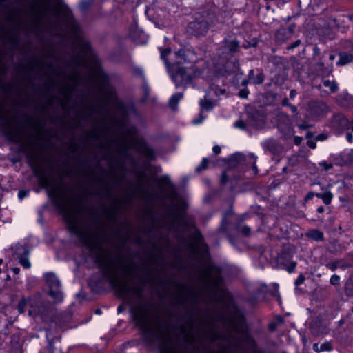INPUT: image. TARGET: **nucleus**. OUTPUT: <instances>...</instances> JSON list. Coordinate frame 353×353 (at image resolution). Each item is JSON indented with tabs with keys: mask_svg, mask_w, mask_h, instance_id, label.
Listing matches in <instances>:
<instances>
[{
	"mask_svg": "<svg viewBox=\"0 0 353 353\" xmlns=\"http://www.w3.org/2000/svg\"><path fill=\"white\" fill-rule=\"evenodd\" d=\"M95 263L111 286L121 295L128 299L130 303V314L136 325L143 332L144 341L150 345L158 346L161 353H166L165 344L166 336L161 329V325L153 326L150 317L154 314V302L146 301L143 296V285L148 282L143 277H139L141 285L131 286L121 280L117 272L113 271V263L105 254H99Z\"/></svg>",
	"mask_w": 353,
	"mask_h": 353,
	"instance_id": "nucleus-1",
	"label": "nucleus"
},
{
	"mask_svg": "<svg viewBox=\"0 0 353 353\" xmlns=\"http://www.w3.org/2000/svg\"><path fill=\"white\" fill-rule=\"evenodd\" d=\"M32 169L40 185L44 188H49V196L56 208L64 214L70 231L79 237L90 252H101L104 244L110 241V237L102 228L98 214H91L90 219L88 220L80 210L69 209L59 188L51 184L52 173H48L46 169L36 165L32 166Z\"/></svg>",
	"mask_w": 353,
	"mask_h": 353,
	"instance_id": "nucleus-2",
	"label": "nucleus"
},
{
	"mask_svg": "<svg viewBox=\"0 0 353 353\" xmlns=\"http://www.w3.org/2000/svg\"><path fill=\"white\" fill-rule=\"evenodd\" d=\"M55 6L53 10L46 8L41 10L38 6H34V9L37 12L38 18L49 12L59 16L62 23L68 29L70 37L78 43L81 52L83 55H88L91 52L90 41L82 38L81 26L79 21L75 18L72 10L63 0H55Z\"/></svg>",
	"mask_w": 353,
	"mask_h": 353,
	"instance_id": "nucleus-3",
	"label": "nucleus"
},
{
	"mask_svg": "<svg viewBox=\"0 0 353 353\" xmlns=\"http://www.w3.org/2000/svg\"><path fill=\"white\" fill-rule=\"evenodd\" d=\"M176 57L181 59L179 63L174 64L172 68V80L176 88L185 86L192 80V69L179 65L181 63H192L196 61V55L192 50L181 49L175 52Z\"/></svg>",
	"mask_w": 353,
	"mask_h": 353,
	"instance_id": "nucleus-4",
	"label": "nucleus"
},
{
	"mask_svg": "<svg viewBox=\"0 0 353 353\" xmlns=\"http://www.w3.org/2000/svg\"><path fill=\"white\" fill-rule=\"evenodd\" d=\"M46 283L49 288V295L55 301H61L63 299V294L61 291V282L53 272H47L44 274Z\"/></svg>",
	"mask_w": 353,
	"mask_h": 353,
	"instance_id": "nucleus-5",
	"label": "nucleus"
},
{
	"mask_svg": "<svg viewBox=\"0 0 353 353\" xmlns=\"http://www.w3.org/2000/svg\"><path fill=\"white\" fill-rule=\"evenodd\" d=\"M350 126L349 120L342 114H335L333 115L329 123V127L338 134L349 129Z\"/></svg>",
	"mask_w": 353,
	"mask_h": 353,
	"instance_id": "nucleus-6",
	"label": "nucleus"
},
{
	"mask_svg": "<svg viewBox=\"0 0 353 353\" xmlns=\"http://www.w3.org/2000/svg\"><path fill=\"white\" fill-rule=\"evenodd\" d=\"M328 112V105L323 101H312L308 105V113L314 120L325 117Z\"/></svg>",
	"mask_w": 353,
	"mask_h": 353,
	"instance_id": "nucleus-7",
	"label": "nucleus"
},
{
	"mask_svg": "<svg viewBox=\"0 0 353 353\" xmlns=\"http://www.w3.org/2000/svg\"><path fill=\"white\" fill-rule=\"evenodd\" d=\"M161 188L165 192V197L174 201L177 197L176 188L171 183L168 175H163L158 179Z\"/></svg>",
	"mask_w": 353,
	"mask_h": 353,
	"instance_id": "nucleus-8",
	"label": "nucleus"
},
{
	"mask_svg": "<svg viewBox=\"0 0 353 353\" xmlns=\"http://www.w3.org/2000/svg\"><path fill=\"white\" fill-rule=\"evenodd\" d=\"M210 25L205 20L194 21L189 23L188 29L196 36L205 34L209 29Z\"/></svg>",
	"mask_w": 353,
	"mask_h": 353,
	"instance_id": "nucleus-9",
	"label": "nucleus"
},
{
	"mask_svg": "<svg viewBox=\"0 0 353 353\" xmlns=\"http://www.w3.org/2000/svg\"><path fill=\"white\" fill-rule=\"evenodd\" d=\"M294 26L290 25L288 28L281 27L276 33V39L279 42H285L290 39L294 33Z\"/></svg>",
	"mask_w": 353,
	"mask_h": 353,
	"instance_id": "nucleus-10",
	"label": "nucleus"
},
{
	"mask_svg": "<svg viewBox=\"0 0 353 353\" xmlns=\"http://www.w3.org/2000/svg\"><path fill=\"white\" fill-rule=\"evenodd\" d=\"M263 145L265 151H268L274 155L280 154L283 150L281 145L276 140L272 139L266 140Z\"/></svg>",
	"mask_w": 353,
	"mask_h": 353,
	"instance_id": "nucleus-11",
	"label": "nucleus"
},
{
	"mask_svg": "<svg viewBox=\"0 0 353 353\" xmlns=\"http://www.w3.org/2000/svg\"><path fill=\"white\" fill-rule=\"evenodd\" d=\"M48 353H64L62 350V344L59 337H55L49 341L48 347L46 349Z\"/></svg>",
	"mask_w": 353,
	"mask_h": 353,
	"instance_id": "nucleus-12",
	"label": "nucleus"
},
{
	"mask_svg": "<svg viewBox=\"0 0 353 353\" xmlns=\"http://www.w3.org/2000/svg\"><path fill=\"white\" fill-rule=\"evenodd\" d=\"M223 43L225 50L230 53H235L239 51L240 43L236 39H224Z\"/></svg>",
	"mask_w": 353,
	"mask_h": 353,
	"instance_id": "nucleus-13",
	"label": "nucleus"
},
{
	"mask_svg": "<svg viewBox=\"0 0 353 353\" xmlns=\"http://www.w3.org/2000/svg\"><path fill=\"white\" fill-rule=\"evenodd\" d=\"M134 194H140L144 197L149 196V192L143 188L142 183H139V186L134 188L132 193H129L125 196V201L130 202Z\"/></svg>",
	"mask_w": 353,
	"mask_h": 353,
	"instance_id": "nucleus-14",
	"label": "nucleus"
},
{
	"mask_svg": "<svg viewBox=\"0 0 353 353\" xmlns=\"http://www.w3.org/2000/svg\"><path fill=\"white\" fill-rule=\"evenodd\" d=\"M117 205L114 204L111 208H103V211L105 214L106 218L111 222H116L117 220Z\"/></svg>",
	"mask_w": 353,
	"mask_h": 353,
	"instance_id": "nucleus-15",
	"label": "nucleus"
},
{
	"mask_svg": "<svg viewBox=\"0 0 353 353\" xmlns=\"http://www.w3.org/2000/svg\"><path fill=\"white\" fill-rule=\"evenodd\" d=\"M121 269L123 273L127 276H133L134 277L138 278L136 273V265L132 263H121Z\"/></svg>",
	"mask_w": 353,
	"mask_h": 353,
	"instance_id": "nucleus-16",
	"label": "nucleus"
},
{
	"mask_svg": "<svg viewBox=\"0 0 353 353\" xmlns=\"http://www.w3.org/2000/svg\"><path fill=\"white\" fill-rule=\"evenodd\" d=\"M339 59L336 62L337 65H345L353 60V55L350 52H341L339 54Z\"/></svg>",
	"mask_w": 353,
	"mask_h": 353,
	"instance_id": "nucleus-17",
	"label": "nucleus"
},
{
	"mask_svg": "<svg viewBox=\"0 0 353 353\" xmlns=\"http://www.w3.org/2000/svg\"><path fill=\"white\" fill-rule=\"evenodd\" d=\"M222 280L220 272H217L211 277L207 283L210 284L213 290H219L221 285Z\"/></svg>",
	"mask_w": 353,
	"mask_h": 353,
	"instance_id": "nucleus-18",
	"label": "nucleus"
},
{
	"mask_svg": "<svg viewBox=\"0 0 353 353\" xmlns=\"http://www.w3.org/2000/svg\"><path fill=\"white\" fill-rule=\"evenodd\" d=\"M29 250L26 247L23 248V252L22 254H20L19 256V263L26 269H28L31 266V263L28 259Z\"/></svg>",
	"mask_w": 353,
	"mask_h": 353,
	"instance_id": "nucleus-19",
	"label": "nucleus"
},
{
	"mask_svg": "<svg viewBox=\"0 0 353 353\" xmlns=\"http://www.w3.org/2000/svg\"><path fill=\"white\" fill-rule=\"evenodd\" d=\"M179 287L181 289V292L176 296L174 299V302L176 304L183 305L187 300L188 295L185 293V290L187 289L185 285L180 284Z\"/></svg>",
	"mask_w": 353,
	"mask_h": 353,
	"instance_id": "nucleus-20",
	"label": "nucleus"
},
{
	"mask_svg": "<svg viewBox=\"0 0 353 353\" xmlns=\"http://www.w3.org/2000/svg\"><path fill=\"white\" fill-rule=\"evenodd\" d=\"M306 236L308 238H310L312 240H314L316 241H322L324 240L323 233L317 229H313V230H310L307 233Z\"/></svg>",
	"mask_w": 353,
	"mask_h": 353,
	"instance_id": "nucleus-21",
	"label": "nucleus"
},
{
	"mask_svg": "<svg viewBox=\"0 0 353 353\" xmlns=\"http://www.w3.org/2000/svg\"><path fill=\"white\" fill-rule=\"evenodd\" d=\"M315 196L321 199L325 205L330 204L333 198V194L329 190H326L322 193H316Z\"/></svg>",
	"mask_w": 353,
	"mask_h": 353,
	"instance_id": "nucleus-22",
	"label": "nucleus"
},
{
	"mask_svg": "<svg viewBox=\"0 0 353 353\" xmlns=\"http://www.w3.org/2000/svg\"><path fill=\"white\" fill-rule=\"evenodd\" d=\"M182 92H176L171 97V98L169 100V105L171 109L174 110H176L177 105L180 100L182 99Z\"/></svg>",
	"mask_w": 353,
	"mask_h": 353,
	"instance_id": "nucleus-23",
	"label": "nucleus"
},
{
	"mask_svg": "<svg viewBox=\"0 0 353 353\" xmlns=\"http://www.w3.org/2000/svg\"><path fill=\"white\" fill-rule=\"evenodd\" d=\"M214 267L213 265H209L206 268H205L201 271V276L205 280V282L208 283V281L211 279V277L216 273L214 272Z\"/></svg>",
	"mask_w": 353,
	"mask_h": 353,
	"instance_id": "nucleus-24",
	"label": "nucleus"
},
{
	"mask_svg": "<svg viewBox=\"0 0 353 353\" xmlns=\"http://www.w3.org/2000/svg\"><path fill=\"white\" fill-rule=\"evenodd\" d=\"M345 292L346 295L353 296V276H350L345 283Z\"/></svg>",
	"mask_w": 353,
	"mask_h": 353,
	"instance_id": "nucleus-25",
	"label": "nucleus"
},
{
	"mask_svg": "<svg viewBox=\"0 0 353 353\" xmlns=\"http://www.w3.org/2000/svg\"><path fill=\"white\" fill-rule=\"evenodd\" d=\"M323 85L324 87L329 88L331 93H335L338 91V84L335 81L324 80Z\"/></svg>",
	"mask_w": 353,
	"mask_h": 353,
	"instance_id": "nucleus-26",
	"label": "nucleus"
},
{
	"mask_svg": "<svg viewBox=\"0 0 353 353\" xmlns=\"http://www.w3.org/2000/svg\"><path fill=\"white\" fill-rule=\"evenodd\" d=\"M60 93L63 97L61 99V104L64 108L65 107L72 99V94L67 92L65 90H60Z\"/></svg>",
	"mask_w": 353,
	"mask_h": 353,
	"instance_id": "nucleus-27",
	"label": "nucleus"
},
{
	"mask_svg": "<svg viewBox=\"0 0 353 353\" xmlns=\"http://www.w3.org/2000/svg\"><path fill=\"white\" fill-rule=\"evenodd\" d=\"M26 124L30 125V127L35 130H39L42 128L38 119H32L30 117H27Z\"/></svg>",
	"mask_w": 353,
	"mask_h": 353,
	"instance_id": "nucleus-28",
	"label": "nucleus"
},
{
	"mask_svg": "<svg viewBox=\"0 0 353 353\" xmlns=\"http://www.w3.org/2000/svg\"><path fill=\"white\" fill-rule=\"evenodd\" d=\"M94 0H81L79 3V8L81 12L87 11L92 6Z\"/></svg>",
	"mask_w": 353,
	"mask_h": 353,
	"instance_id": "nucleus-29",
	"label": "nucleus"
},
{
	"mask_svg": "<svg viewBox=\"0 0 353 353\" xmlns=\"http://www.w3.org/2000/svg\"><path fill=\"white\" fill-rule=\"evenodd\" d=\"M40 63H41V61L37 59H32L30 61H29L28 63L29 72L26 73V76L29 77L30 72L33 71L36 67H37L40 65Z\"/></svg>",
	"mask_w": 353,
	"mask_h": 353,
	"instance_id": "nucleus-30",
	"label": "nucleus"
},
{
	"mask_svg": "<svg viewBox=\"0 0 353 353\" xmlns=\"http://www.w3.org/2000/svg\"><path fill=\"white\" fill-rule=\"evenodd\" d=\"M29 299L22 296L18 303L17 310L20 314L25 312V308L28 305Z\"/></svg>",
	"mask_w": 353,
	"mask_h": 353,
	"instance_id": "nucleus-31",
	"label": "nucleus"
},
{
	"mask_svg": "<svg viewBox=\"0 0 353 353\" xmlns=\"http://www.w3.org/2000/svg\"><path fill=\"white\" fill-rule=\"evenodd\" d=\"M199 104L202 109L207 111H210L213 108V104L210 100L202 99L200 101Z\"/></svg>",
	"mask_w": 353,
	"mask_h": 353,
	"instance_id": "nucleus-32",
	"label": "nucleus"
},
{
	"mask_svg": "<svg viewBox=\"0 0 353 353\" xmlns=\"http://www.w3.org/2000/svg\"><path fill=\"white\" fill-rule=\"evenodd\" d=\"M87 136L89 139H93L95 140H99L101 137L99 132L96 129L88 131L87 132Z\"/></svg>",
	"mask_w": 353,
	"mask_h": 353,
	"instance_id": "nucleus-33",
	"label": "nucleus"
},
{
	"mask_svg": "<svg viewBox=\"0 0 353 353\" xmlns=\"http://www.w3.org/2000/svg\"><path fill=\"white\" fill-rule=\"evenodd\" d=\"M325 266H326V268L331 270L332 271H335L340 266V261L336 260V261H330V262L327 263L325 265Z\"/></svg>",
	"mask_w": 353,
	"mask_h": 353,
	"instance_id": "nucleus-34",
	"label": "nucleus"
},
{
	"mask_svg": "<svg viewBox=\"0 0 353 353\" xmlns=\"http://www.w3.org/2000/svg\"><path fill=\"white\" fill-rule=\"evenodd\" d=\"M209 163V160L207 158H203L200 165L196 168V172H201L207 169Z\"/></svg>",
	"mask_w": 353,
	"mask_h": 353,
	"instance_id": "nucleus-35",
	"label": "nucleus"
},
{
	"mask_svg": "<svg viewBox=\"0 0 353 353\" xmlns=\"http://www.w3.org/2000/svg\"><path fill=\"white\" fill-rule=\"evenodd\" d=\"M264 79H265V76H264L263 73V72H259L256 76H254V79L252 80V82L254 84L259 85V84H261L263 82Z\"/></svg>",
	"mask_w": 353,
	"mask_h": 353,
	"instance_id": "nucleus-36",
	"label": "nucleus"
},
{
	"mask_svg": "<svg viewBox=\"0 0 353 353\" xmlns=\"http://www.w3.org/2000/svg\"><path fill=\"white\" fill-rule=\"evenodd\" d=\"M319 350L321 352L330 351L332 350V345L330 342L326 341L323 344L320 345Z\"/></svg>",
	"mask_w": 353,
	"mask_h": 353,
	"instance_id": "nucleus-37",
	"label": "nucleus"
},
{
	"mask_svg": "<svg viewBox=\"0 0 353 353\" xmlns=\"http://www.w3.org/2000/svg\"><path fill=\"white\" fill-rule=\"evenodd\" d=\"M241 159V155L240 154H235L230 159V164L231 165L236 166Z\"/></svg>",
	"mask_w": 353,
	"mask_h": 353,
	"instance_id": "nucleus-38",
	"label": "nucleus"
},
{
	"mask_svg": "<svg viewBox=\"0 0 353 353\" xmlns=\"http://www.w3.org/2000/svg\"><path fill=\"white\" fill-rule=\"evenodd\" d=\"M171 52V50L170 48H166L164 50L161 49V59L164 60L167 66H168V62L166 59V57Z\"/></svg>",
	"mask_w": 353,
	"mask_h": 353,
	"instance_id": "nucleus-39",
	"label": "nucleus"
},
{
	"mask_svg": "<svg viewBox=\"0 0 353 353\" xmlns=\"http://www.w3.org/2000/svg\"><path fill=\"white\" fill-rule=\"evenodd\" d=\"M331 285L337 286L340 284V276L337 274H333L330 279Z\"/></svg>",
	"mask_w": 353,
	"mask_h": 353,
	"instance_id": "nucleus-40",
	"label": "nucleus"
},
{
	"mask_svg": "<svg viewBox=\"0 0 353 353\" xmlns=\"http://www.w3.org/2000/svg\"><path fill=\"white\" fill-rule=\"evenodd\" d=\"M187 327L188 328V334L190 335L191 332L194 329V322L192 316L190 317V319L188 320L187 323Z\"/></svg>",
	"mask_w": 353,
	"mask_h": 353,
	"instance_id": "nucleus-41",
	"label": "nucleus"
},
{
	"mask_svg": "<svg viewBox=\"0 0 353 353\" xmlns=\"http://www.w3.org/2000/svg\"><path fill=\"white\" fill-rule=\"evenodd\" d=\"M296 265V262L292 261L288 265H287L285 269L289 272L292 273L294 272Z\"/></svg>",
	"mask_w": 353,
	"mask_h": 353,
	"instance_id": "nucleus-42",
	"label": "nucleus"
},
{
	"mask_svg": "<svg viewBox=\"0 0 353 353\" xmlns=\"http://www.w3.org/2000/svg\"><path fill=\"white\" fill-rule=\"evenodd\" d=\"M319 165L323 169L327 171L331 169L333 167V164L332 163H327L326 161H323L319 163Z\"/></svg>",
	"mask_w": 353,
	"mask_h": 353,
	"instance_id": "nucleus-43",
	"label": "nucleus"
},
{
	"mask_svg": "<svg viewBox=\"0 0 353 353\" xmlns=\"http://www.w3.org/2000/svg\"><path fill=\"white\" fill-rule=\"evenodd\" d=\"M248 94H249V90L247 88L241 89L239 92V97H241L242 99H247Z\"/></svg>",
	"mask_w": 353,
	"mask_h": 353,
	"instance_id": "nucleus-44",
	"label": "nucleus"
},
{
	"mask_svg": "<svg viewBox=\"0 0 353 353\" xmlns=\"http://www.w3.org/2000/svg\"><path fill=\"white\" fill-rule=\"evenodd\" d=\"M305 276L303 274H301L298 276V278L296 279V281L294 282V285L296 286L301 285L305 281Z\"/></svg>",
	"mask_w": 353,
	"mask_h": 353,
	"instance_id": "nucleus-45",
	"label": "nucleus"
},
{
	"mask_svg": "<svg viewBox=\"0 0 353 353\" xmlns=\"http://www.w3.org/2000/svg\"><path fill=\"white\" fill-rule=\"evenodd\" d=\"M234 126L236 128H240L241 130H245L246 129L245 123L243 121H241V120L236 121L235 122V123H234Z\"/></svg>",
	"mask_w": 353,
	"mask_h": 353,
	"instance_id": "nucleus-46",
	"label": "nucleus"
},
{
	"mask_svg": "<svg viewBox=\"0 0 353 353\" xmlns=\"http://www.w3.org/2000/svg\"><path fill=\"white\" fill-rule=\"evenodd\" d=\"M89 110H90V112H89V113H88V112H87L86 111H84V112H83V117H84V118H88V117H90L91 116V114H92V113H94V112H97L96 109H95V108H94V106H90V107L89 108Z\"/></svg>",
	"mask_w": 353,
	"mask_h": 353,
	"instance_id": "nucleus-47",
	"label": "nucleus"
},
{
	"mask_svg": "<svg viewBox=\"0 0 353 353\" xmlns=\"http://www.w3.org/2000/svg\"><path fill=\"white\" fill-rule=\"evenodd\" d=\"M301 43V41L300 39L296 40L294 43H292L290 46H288L286 48L287 50H293L298 46H299Z\"/></svg>",
	"mask_w": 353,
	"mask_h": 353,
	"instance_id": "nucleus-48",
	"label": "nucleus"
},
{
	"mask_svg": "<svg viewBox=\"0 0 353 353\" xmlns=\"http://www.w3.org/2000/svg\"><path fill=\"white\" fill-rule=\"evenodd\" d=\"M250 232H251V229L249 226L243 225L241 228V232L245 236L250 235Z\"/></svg>",
	"mask_w": 353,
	"mask_h": 353,
	"instance_id": "nucleus-49",
	"label": "nucleus"
},
{
	"mask_svg": "<svg viewBox=\"0 0 353 353\" xmlns=\"http://www.w3.org/2000/svg\"><path fill=\"white\" fill-rule=\"evenodd\" d=\"M327 137H328V136L327 134L321 133V134H318L316 137L315 141H323L326 140L327 139Z\"/></svg>",
	"mask_w": 353,
	"mask_h": 353,
	"instance_id": "nucleus-50",
	"label": "nucleus"
},
{
	"mask_svg": "<svg viewBox=\"0 0 353 353\" xmlns=\"http://www.w3.org/2000/svg\"><path fill=\"white\" fill-rule=\"evenodd\" d=\"M70 152H76L78 151L79 150V145L76 143H71L70 145Z\"/></svg>",
	"mask_w": 353,
	"mask_h": 353,
	"instance_id": "nucleus-51",
	"label": "nucleus"
},
{
	"mask_svg": "<svg viewBox=\"0 0 353 353\" xmlns=\"http://www.w3.org/2000/svg\"><path fill=\"white\" fill-rule=\"evenodd\" d=\"M60 90H65L67 92L72 94V92L73 91V87L67 83L64 87H62Z\"/></svg>",
	"mask_w": 353,
	"mask_h": 353,
	"instance_id": "nucleus-52",
	"label": "nucleus"
},
{
	"mask_svg": "<svg viewBox=\"0 0 353 353\" xmlns=\"http://www.w3.org/2000/svg\"><path fill=\"white\" fill-rule=\"evenodd\" d=\"M316 193L313 192H307V194H306V196H305V201L307 202L310 200H312L313 199V197L315 196Z\"/></svg>",
	"mask_w": 353,
	"mask_h": 353,
	"instance_id": "nucleus-53",
	"label": "nucleus"
},
{
	"mask_svg": "<svg viewBox=\"0 0 353 353\" xmlns=\"http://www.w3.org/2000/svg\"><path fill=\"white\" fill-rule=\"evenodd\" d=\"M307 145L312 149H314L316 147V143L315 141L308 140L307 141Z\"/></svg>",
	"mask_w": 353,
	"mask_h": 353,
	"instance_id": "nucleus-54",
	"label": "nucleus"
},
{
	"mask_svg": "<svg viewBox=\"0 0 353 353\" xmlns=\"http://www.w3.org/2000/svg\"><path fill=\"white\" fill-rule=\"evenodd\" d=\"M256 46V42L254 41V43H251L250 41H247L245 43L243 44V47L245 49H248L250 47H252V46Z\"/></svg>",
	"mask_w": 353,
	"mask_h": 353,
	"instance_id": "nucleus-55",
	"label": "nucleus"
},
{
	"mask_svg": "<svg viewBox=\"0 0 353 353\" xmlns=\"http://www.w3.org/2000/svg\"><path fill=\"white\" fill-rule=\"evenodd\" d=\"M225 218L223 219L222 222H221V225L219 228V231L220 232H225L226 230V225H225Z\"/></svg>",
	"mask_w": 353,
	"mask_h": 353,
	"instance_id": "nucleus-56",
	"label": "nucleus"
},
{
	"mask_svg": "<svg viewBox=\"0 0 353 353\" xmlns=\"http://www.w3.org/2000/svg\"><path fill=\"white\" fill-rule=\"evenodd\" d=\"M212 150L215 154H219L221 153V148L219 145H214L212 148Z\"/></svg>",
	"mask_w": 353,
	"mask_h": 353,
	"instance_id": "nucleus-57",
	"label": "nucleus"
},
{
	"mask_svg": "<svg viewBox=\"0 0 353 353\" xmlns=\"http://www.w3.org/2000/svg\"><path fill=\"white\" fill-rule=\"evenodd\" d=\"M46 108H47V106L45 104L37 105V109L40 110L41 112H46Z\"/></svg>",
	"mask_w": 353,
	"mask_h": 353,
	"instance_id": "nucleus-58",
	"label": "nucleus"
},
{
	"mask_svg": "<svg viewBox=\"0 0 353 353\" xmlns=\"http://www.w3.org/2000/svg\"><path fill=\"white\" fill-rule=\"evenodd\" d=\"M103 190L105 191V196L108 198H110L111 196V192L108 188V186L106 185L103 187Z\"/></svg>",
	"mask_w": 353,
	"mask_h": 353,
	"instance_id": "nucleus-59",
	"label": "nucleus"
},
{
	"mask_svg": "<svg viewBox=\"0 0 353 353\" xmlns=\"http://www.w3.org/2000/svg\"><path fill=\"white\" fill-rule=\"evenodd\" d=\"M28 195V192L26 191L20 190L18 193V196L20 199H23L25 196Z\"/></svg>",
	"mask_w": 353,
	"mask_h": 353,
	"instance_id": "nucleus-60",
	"label": "nucleus"
},
{
	"mask_svg": "<svg viewBox=\"0 0 353 353\" xmlns=\"http://www.w3.org/2000/svg\"><path fill=\"white\" fill-rule=\"evenodd\" d=\"M289 108H290L291 111L295 114V115H297L298 114V109L297 108L292 105V104H290Z\"/></svg>",
	"mask_w": 353,
	"mask_h": 353,
	"instance_id": "nucleus-61",
	"label": "nucleus"
},
{
	"mask_svg": "<svg viewBox=\"0 0 353 353\" xmlns=\"http://www.w3.org/2000/svg\"><path fill=\"white\" fill-rule=\"evenodd\" d=\"M332 67H327L325 70H323V75H329L332 72Z\"/></svg>",
	"mask_w": 353,
	"mask_h": 353,
	"instance_id": "nucleus-62",
	"label": "nucleus"
},
{
	"mask_svg": "<svg viewBox=\"0 0 353 353\" xmlns=\"http://www.w3.org/2000/svg\"><path fill=\"white\" fill-rule=\"evenodd\" d=\"M70 79L72 81H79V74H72L70 75Z\"/></svg>",
	"mask_w": 353,
	"mask_h": 353,
	"instance_id": "nucleus-63",
	"label": "nucleus"
},
{
	"mask_svg": "<svg viewBox=\"0 0 353 353\" xmlns=\"http://www.w3.org/2000/svg\"><path fill=\"white\" fill-rule=\"evenodd\" d=\"M310 127V125L306 123L299 124L298 128L301 130H306Z\"/></svg>",
	"mask_w": 353,
	"mask_h": 353,
	"instance_id": "nucleus-64",
	"label": "nucleus"
}]
</instances>
